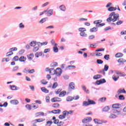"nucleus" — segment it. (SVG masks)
Returning <instances> with one entry per match:
<instances>
[{"instance_id":"13d9d810","label":"nucleus","mask_w":126,"mask_h":126,"mask_svg":"<svg viewBox=\"0 0 126 126\" xmlns=\"http://www.w3.org/2000/svg\"><path fill=\"white\" fill-rule=\"evenodd\" d=\"M39 50L38 47H34L33 49V52H37Z\"/></svg>"},{"instance_id":"b1692460","label":"nucleus","mask_w":126,"mask_h":126,"mask_svg":"<svg viewBox=\"0 0 126 126\" xmlns=\"http://www.w3.org/2000/svg\"><path fill=\"white\" fill-rule=\"evenodd\" d=\"M108 11H115V10H117V8L111 6L108 8Z\"/></svg>"},{"instance_id":"2f4dec72","label":"nucleus","mask_w":126,"mask_h":126,"mask_svg":"<svg viewBox=\"0 0 126 126\" xmlns=\"http://www.w3.org/2000/svg\"><path fill=\"white\" fill-rule=\"evenodd\" d=\"M106 100H107V98L103 97H101L99 99V102H105V101H106Z\"/></svg>"},{"instance_id":"c9c22d12","label":"nucleus","mask_w":126,"mask_h":126,"mask_svg":"<svg viewBox=\"0 0 126 126\" xmlns=\"http://www.w3.org/2000/svg\"><path fill=\"white\" fill-rule=\"evenodd\" d=\"M72 100H73V97L68 96L66 98V101H67V102H69L70 101H72Z\"/></svg>"},{"instance_id":"9b49d317","label":"nucleus","mask_w":126,"mask_h":126,"mask_svg":"<svg viewBox=\"0 0 126 126\" xmlns=\"http://www.w3.org/2000/svg\"><path fill=\"white\" fill-rule=\"evenodd\" d=\"M27 58L29 61H32V60H33V58H34V54L33 53L29 54L27 55Z\"/></svg>"},{"instance_id":"a18cd8bd","label":"nucleus","mask_w":126,"mask_h":126,"mask_svg":"<svg viewBox=\"0 0 126 126\" xmlns=\"http://www.w3.org/2000/svg\"><path fill=\"white\" fill-rule=\"evenodd\" d=\"M13 60L14 61V62H17V61L19 60V57L18 56H15L13 58Z\"/></svg>"},{"instance_id":"c756f323","label":"nucleus","mask_w":126,"mask_h":126,"mask_svg":"<svg viewBox=\"0 0 126 126\" xmlns=\"http://www.w3.org/2000/svg\"><path fill=\"white\" fill-rule=\"evenodd\" d=\"M102 77L101 75H95L94 76V79H99V78H101Z\"/></svg>"},{"instance_id":"338daca9","label":"nucleus","mask_w":126,"mask_h":126,"mask_svg":"<svg viewBox=\"0 0 126 126\" xmlns=\"http://www.w3.org/2000/svg\"><path fill=\"white\" fill-rule=\"evenodd\" d=\"M25 26L23 25V23H21L19 24V28H24Z\"/></svg>"},{"instance_id":"7ed1b4c3","label":"nucleus","mask_w":126,"mask_h":126,"mask_svg":"<svg viewBox=\"0 0 126 126\" xmlns=\"http://www.w3.org/2000/svg\"><path fill=\"white\" fill-rule=\"evenodd\" d=\"M101 22L102 20H99L97 21H94V24H96V27H102V26H104L105 25V23H101Z\"/></svg>"},{"instance_id":"49530a36","label":"nucleus","mask_w":126,"mask_h":126,"mask_svg":"<svg viewBox=\"0 0 126 126\" xmlns=\"http://www.w3.org/2000/svg\"><path fill=\"white\" fill-rule=\"evenodd\" d=\"M44 22H46V18H42V19L39 22V23H44Z\"/></svg>"},{"instance_id":"0e129e2a","label":"nucleus","mask_w":126,"mask_h":126,"mask_svg":"<svg viewBox=\"0 0 126 126\" xmlns=\"http://www.w3.org/2000/svg\"><path fill=\"white\" fill-rule=\"evenodd\" d=\"M123 21L119 20L118 21H117V22L116 23L117 25H121V24H122L123 23Z\"/></svg>"},{"instance_id":"864d4df0","label":"nucleus","mask_w":126,"mask_h":126,"mask_svg":"<svg viewBox=\"0 0 126 126\" xmlns=\"http://www.w3.org/2000/svg\"><path fill=\"white\" fill-rule=\"evenodd\" d=\"M59 118L60 120H63V119H65V117L63 115H60L59 116Z\"/></svg>"},{"instance_id":"0eeeda50","label":"nucleus","mask_w":126,"mask_h":126,"mask_svg":"<svg viewBox=\"0 0 126 126\" xmlns=\"http://www.w3.org/2000/svg\"><path fill=\"white\" fill-rule=\"evenodd\" d=\"M92 121V118L91 117H87L84 118L82 120L83 124H87V123H90Z\"/></svg>"},{"instance_id":"f8f14e48","label":"nucleus","mask_w":126,"mask_h":126,"mask_svg":"<svg viewBox=\"0 0 126 126\" xmlns=\"http://www.w3.org/2000/svg\"><path fill=\"white\" fill-rule=\"evenodd\" d=\"M56 70L54 68H51L49 70V73L51 75H54L55 74Z\"/></svg>"},{"instance_id":"774afa93","label":"nucleus","mask_w":126,"mask_h":126,"mask_svg":"<svg viewBox=\"0 0 126 126\" xmlns=\"http://www.w3.org/2000/svg\"><path fill=\"white\" fill-rule=\"evenodd\" d=\"M32 126H37V125H36V124H37V122L35 120L32 121Z\"/></svg>"},{"instance_id":"052dcab7","label":"nucleus","mask_w":126,"mask_h":126,"mask_svg":"<svg viewBox=\"0 0 126 126\" xmlns=\"http://www.w3.org/2000/svg\"><path fill=\"white\" fill-rule=\"evenodd\" d=\"M108 69H109V66L107 65H105L104 70H105V71H107Z\"/></svg>"},{"instance_id":"cd10ccee","label":"nucleus","mask_w":126,"mask_h":126,"mask_svg":"<svg viewBox=\"0 0 126 126\" xmlns=\"http://www.w3.org/2000/svg\"><path fill=\"white\" fill-rule=\"evenodd\" d=\"M80 36H82V37H86L87 36V34H86V32H82L80 33Z\"/></svg>"},{"instance_id":"ea45409f","label":"nucleus","mask_w":126,"mask_h":126,"mask_svg":"<svg viewBox=\"0 0 126 126\" xmlns=\"http://www.w3.org/2000/svg\"><path fill=\"white\" fill-rule=\"evenodd\" d=\"M10 87L11 90H17V87L14 85H13V86L11 85L10 86Z\"/></svg>"},{"instance_id":"20e7f679","label":"nucleus","mask_w":126,"mask_h":126,"mask_svg":"<svg viewBox=\"0 0 126 126\" xmlns=\"http://www.w3.org/2000/svg\"><path fill=\"white\" fill-rule=\"evenodd\" d=\"M44 12H45V14L47 15V16H51V15H53V13H54V10H44Z\"/></svg>"},{"instance_id":"1a4fd4ad","label":"nucleus","mask_w":126,"mask_h":126,"mask_svg":"<svg viewBox=\"0 0 126 126\" xmlns=\"http://www.w3.org/2000/svg\"><path fill=\"white\" fill-rule=\"evenodd\" d=\"M119 78H120V77L118 76L117 74H114L112 76V79H113L114 81H118V80H119Z\"/></svg>"},{"instance_id":"e2e57ef3","label":"nucleus","mask_w":126,"mask_h":126,"mask_svg":"<svg viewBox=\"0 0 126 126\" xmlns=\"http://www.w3.org/2000/svg\"><path fill=\"white\" fill-rule=\"evenodd\" d=\"M45 100L47 103H50V97L46 96Z\"/></svg>"},{"instance_id":"6e6552de","label":"nucleus","mask_w":126,"mask_h":126,"mask_svg":"<svg viewBox=\"0 0 126 126\" xmlns=\"http://www.w3.org/2000/svg\"><path fill=\"white\" fill-rule=\"evenodd\" d=\"M122 93H126V90H125V89H119L117 91V94L118 95H120V94H122Z\"/></svg>"},{"instance_id":"6ab92c4d","label":"nucleus","mask_w":126,"mask_h":126,"mask_svg":"<svg viewBox=\"0 0 126 126\" xmlns=\"http://www.w3.org/2000/svg\"><path fill=\"white\" fill-rule=\"evenodd\" d=\"M41 90L42 92H44V93H49V90L45 87L41 88Z\"/></svg>"},{"instance_id":"3c124183","label":"nucleus","mask_w":126,"mask_h":126,"mask_svg":"<svg viewBox=\"0 0 126 126\" xmlns=\"http://www.w3.org/2000/svg\"><path fill=\"white\" fill-rule=\"evenodd\" d=\"M63 114L64 117L65 118V116H67V111L65 110L63 111Z\"/></svg>"},{"instance_id":"603ef678","label":"nucleus","mask_w":126,"mask_h":126,"mask_svg":"<svg viewBox=\"0 0 126 126\" xmlns=\"http://www.w3.org/2000/svg\"><path fill=\"white\" fill-rule=\"evenodd\" d=\"M51 43L52 45H54L55 46L58 45V44L57 43H56V42H55V40H54V39H52L51 41Z\"/></svg>"},{"instance_id":"2eb2a0df","label":"nucleus","mask_w":126,"mask_h":126,"mask_svg":"<svg viewBox=\"0 0 126 126\" xmlns=\"http://www.w3.org/2000/svg\"><path fill=\"white\" fill-rule=\"evenodd\" d=\"M66 95V92L65 91H63L61 92L60 94H59V97H63Z\"/></svg>"},{"instance_id":"412c9836","label":"nucleus","mask_w":126,"mask_h":126,"mask_svg":"<svg viewBox=\"0 0 126 126\" xmlns=\"http://www.w3.org/2000/svg\"><path fill=\"white\" fill-rule=\"evenodd\" d=\"M110 110V107L109 106H105L102 108V112H108Z\"/></svg>"},{"instance_id":"a878e982","label":"nucleus","mask_w":126,"mask_h":126,"mask_svg":"<svg viewBox=\"0 0 126 126\" xmlns=\"http://www.w3.org/2000/svg\"><path fill=\"white\" fill-rule=\"evenodd\" d=\"M59 86V84H58V82H55L53 83V85L52 86V89H56L57 87Z\"/></svg>"},{"instance_id":"4d7b16f0","label":"nucleus","mask_w":126,"mask_h":126,"mask_svg":"<svg viewBox=\"0 0 126 126\" xmlns=\"http://www.w3.org/2000/svg\"><path fill=\"white\" fill-rule=\"evenodd\" d=\"M103 51H105V49L100 48V49H98L96 50L95 52H102Z\"/></svg>"},{"instance_id":"4be33fe9","label":"nucleus","mask_w":126,"mask_h":126,"mask_svg":"<svg viewBox=\"0 0 126 126\" xmlns=\"http://www.w3.org/2000/svg\"><path fill=\"white\" fill-rule=\"evenodd\" d=\"M82 88H83V90L86 93L89 94V90H87V88H86V87H85V86H82Z\"/></svg>"},{"instance_id":"69168bd1","label":"nucleus","mask_w":126,"mask_h":126,"mask_svg":"<svg viewBox=\"0 0 126 126\" xmlns=\"http://www.w3.org/2000/svg\"><path fill=\"white\" fill-rule=\"evenodd\" d=\"M79 99V96L76 95L75 96L73 97V100H78Z\"/></svg>"},{"instance_id":"c03bdc74","label":"nucleus","mask_w":126,"mask_h":126,"mask_svg":"<svg viewBox=\"0 0 126 126\" xmlns=\"http://www.w3.org/2000/svg\"><path fill=\"white\" fill-rule=\"evenodd\" d=\"M47 44H48V42L47 41L44 42L43 43H40V42L38 43V45H41V46H44V45H47Z\"/></svg>"},{"instance_id":"4c0bfd02","label":"nucleus","mask_w":126,"mask_h":126,"mask_svg":"<svg viewBox=\"0 0 126 126\" xmlns=\"http://www.w3.org/2000/svg\"><path fill=\"white\" fill-rule=\"evenodd\" d=\"M98 29H97V28L94 27L92 29H90V32H96V31H97Z\"/></svg>"},{"instance_id":"5fc2aeb1","label":"nucleus","mask_w":126,"mask_h":126,"mask_svg":"<svg viewBox=\"0 0 126 126\" xmlns=\"http://www.w3.org/2000/svg\"><path fill=\"white\" fill-rule=\"evenodd\" d=\"M34 72H35V70L34 69L28 70L29 73H34Z\"/></svg>"},{"instance_id":"bf43d9fd","label":"nucleus","mask_w":126,"mask_h":126,"mask_svg":"<svg viewBox=\"0 0 126 126\" xmlns=\"http://www.w3.org/2000/svg\"><path fill=\"white\" fill-rule=\"evenodd\" d=\"M95 38V35H91L89 36V40H92L93 39H94Z\"/></svg>"},{"instance_id":"5701e85b","label":"nucleus","mask_w":126,"mask_h":126,"mask_svg":"<svg viewBox=\"0 0 126 126\" xmlns=\"http://www.w3.org/2000/svg\"><path fill=\"white\" fill-rule=\"evenodd\" d=\"M94 121L95 124H97V125H102V123H101V120H99L97 119H94Z\"/></svg>"},{"instance_id":"423d86ee","label":"nucleus","mask_w":126,"mask_h":126,"mask_svg":"<svg viewBox=\"0 0 126 126\" xmlns=\"http://www.w3.org/2000/svg\"><path fill=\"white\" fill-rule=\"evenodd\" d=\"M51 101L52 103H56V102H62V98L58 97H53Z\"/></svg>"},{"instance_id":"79ce46f5","label":"nucleus","mask_w":126,"mask_h":126,"mask_svg":"<svg viewBox=\"0 0 126 126\" xmlns=\"http://www.w3.org/2000/svg\"><path fill=\"white\" fill-rule=\"evenodd\" d=\"M96 63H98V64H102V63H103V61H102L100 59H98L96 61Z\"/></svg>"},{"instance_id":"ddd939ff","label":"nucleus","mask_w":126,"mask_h":126,"mask_svg":"<svg viewBox=\"0 0 126 126\" xmlns=\"http://www.w3.org/2000/svg\"><path fill=\"white\" fill-rule=\"evenodd\" d=\"M120 106H121L120 103L114 104L112 105V108L114 109H120Z\"/></svg>"},{"instance_id":"9d476101","label":"nucleus","mask_w":126,"mask_h":126,"mask_svg":"<svg viewBox=\"0 0 126 126\" xmlns=\"http://www.w3.org/2000/svg\"><path fill=\"white\" fill-rule=\"evenodd\" d=\"M69 87L72 90H74L75 88V85L74 84V83L71 82L69 84Z\"/></svg>"},{"instance_id":"09e8293b","label":"nucleus","mask_w":126,"mask_h":126,"mask_svg":"<svg viewBox=\"0 0 126 126\" xmlns=\"http://www.w3.org/2000/svg\"><path fill=\"white\" fill-rule=\"evenodd\" d=\"M26 108H27V109H28V110H31L32 109V106H31V105L29 104H28L26 105Z\"/></svg>"},{"instance_id":"f03ea898","label":"nucleus","mask_w":126,"mask_h":126,"mask_svg":"<svg viewBox=\"0 0 126 126\" xmlns=\"http://www.w3.org/2000/svg\"><path fill=\"white\" fill-rule=\"evenodd\" d=\"M95 104H96V102L94 100L88 99V101H85L83 102V106L85 107L86 106H89V105H95Z\"/></svg>"},{"instance_id":"dca6fc26","label":"nucleus","mask_w":126,"mask_h":126,"mask_svg":"<svg viewBox=\"0 0 126 126\" xmlns=\"http://www.w3.org/2000/svg\"><path fill=\"white\" fill-rule=\"evenodd\" d=\"M52 107L53 108H55V109H59V108H60V104L54 103L52 104Z\"/></svg>"},{"instance_id":"37998d69","label":"nucleus","mask_w":126,"mask_h":126,"mask_svg":"<svg viewBox=\"0 0 126 126\" xmlns=\"http://www.w3.org/2000/svg\"><path fill=\"white\" fill-rule=\"evenodd\" d=\"M104 58L105 60H106V61H109V60H110V55H106L104 56Z\"/></svg>"},{"instance_id":"a19ab883","label":"nucleus","mask_w":126,"mask_h":126,"mask_svg":"<svg viewBox=\"0 0 126 126\" xmlns=\"http://www.w3.org/2000/svg\"><path fill=\"white\" fill-rule=\"evenodd\" d=\"M41 83L43 85H46L48 83V81L45 80H42L41 81Z\"/></svg>"},{"instance_id":"bb28decb","label":"nucleus","mask_w":126,"mask_h":126,"mask_svg":"<svg viewBox=\"0 0 126 126\" xmlns=\"http://www.w3.org/2000/svg\"><path fill=\"white\" fill-rule=\"evenodd\" d=\"M42 54L43 53L42 52H37L35 53V56L36 57V58H39V57H41Z\"/></svg>"},{"instance_id":"39448f33","label":"nucleus","mask_w":126,"mask_h":126,"mask_svg":"<svg viewBox=\"0 0 126 126\" xmlns=\"http://www.w3.org/2000/svg\"><path fill=\"white\" fill-rule=\"evenodd\" d=\"M63 72V70L61 68H57L55 70V74L57 76H61V75L62 74Z\"/></svg>"},{"instance_id":"4468645a","label":"nucleus","mask_w":126,"mask_h":126,"mask_svg":"<svg viewBox=\"0 0 126 126\" xmlns=\"http://www.w3.org/2000/svg\"><path fill=\"white\" fill-rule=\"evenodd\" d=\"M10 102L12 104V105H17L19 103L18 100L15 99L11 100Z\"/></svg>"},{"instance_id":"393cba45","label":"nucleus","mask_w":126,"mask_h":126,"mask_svg":"<svg viewBox=\"0 0 126 126\" xmlns=\"http://www.w3.org/2000/svg\"><path fill=\"white\" fill-rule=\"evenodd\" d=\"M52 112L53 113V114H61L60 109L54 110H52Z\"/></svg>"},{"instance_id":"6e6d98bb","label":"nucleus","mask_w":126,"mask_h":126,"mask_svg":"<svg viewBox=\"0 0 126 126\" xmlns=\"http://www.w3.org/2000/svg\"><path fill=\"white\" fill-rule=\"evenodd\" d=\"M50 51H51V49H50V48L46 49L44 50V53L45 54H47V53H49V52H50Z\"/></svg>"},{"instance_id":"e433bc0d","label":"nucleus","mask_w":126,"mask_h":126,"mask_svg":"<svg viewBox=\"0 0 126 126\" xmlns=\"http://www.w3.org/2000/svg\"><path fill=\"white\" fill-rule=\"evenodd\" d=\"M52 124H53V122L51 121H48L46 122V126H52Z\"/></svg>"},{"instance_id":"473e14b6","label":"nucleus","mask_w":126,"mask_h":126,"mask_svg":"<svg viewBox=\"0 0 126 126\" xmlns=\"http://www.w3.org/2000/svg\"><path fill=\"white\" fill-rule=\"evenodd\" d=\"M36 45H37V42L36 41H32L30 43V46L32 47H34Z\"/></svg>"},{"instance_id":"680f3d73","label":"nucleus","mask_w":126,"mask_h":126,"mask_svg":"<svg viewBox=\"0 0 126 126\" xmlns=\"http://www.w3.org/2000/svg\"><path fill=\"white\" fill-rule=\"evenodd\" d=\"M73 112L74 111L73 110L67 111V116H68V115H71V114H73Z\"/></svg>"},{"instance_id":"c85d7f7f","label":"nucleus","mask_w":126,"mask_h":126,"mask_svg":"<svg viewBox=\"0 0 126 126\" xmlns=\"http://www.w3.org/2000/svg\"><path fill=\"white\" fill-rule=\"evenodd\" d=\"M61 92H62V89H59L58 90H56L55 92V94H56V95H59V94H61Z\"/></svg>"},{"instance_id":"a211bd4d","label":"nucleus","mask_w":126,"mask_h":126,"mask_svg":"<svg viewBox=\"0 0 126 126\" xmlns=\"http://www.w3.org/2000/svg\"><path fill=\"white\" fill-rule=\"evenodd\" d=\"M118 62L120 63H126V60L124 59L123 58H120L118 60Z\"/></svg>"},{"instance_id":"de8ad7c7","label":"nucleus","mask_w":126,"mask_h":126,"mask_svg":"<svg viewBox=\"0 0 126 126\" xmlns=\"http://www.w3.org/2000/svg\"><path fill=\"white\" fill-rule=\"evenodd\" d=\"M63 124H64L63 122L60 121L58 122V124H57V126H63Z\"/></svg>"},{"instance_id":"7c9ffc66","label":"nucleus","mask_w":126,"mask_h":126,"mask_svg":"<svg viewBox=\"0 0 126 126\" xmlns=\"http://www.w3.org/2000/svg\"><path fill=\"white\" fill-rule=\"evenodd\" d=\"M60 9L61 10H62V11H65L66 8L64 5H62L60 6Z\"/></svg>"},{"instance_id":"f257e3e1","label":"nucleus","mask_w":126,"mask_h":126,"mask_svg":"<svg viewBox=\"0 0 126 126\" xmlns=\"http://www.w3.org/2000/svg\"><path fill=\"white\" fill-rule=\"evenodd\" d=\"M109 16L110 17L106 19V21L107 22H111V21L115 22L117 20H119V14H116L115 12H113L110 13Z\"/></svg>"},{"instance_id":"aec40b11","label":"nucleus","mask_w":126,"mask_h":126,"mask_svg":"<svg viewBox=\"0 0 126 126\" xmlns=\"http://www.w3.org/2000/svg\"><path fill=\"white\" fill-rule=\"evenodd\" d=\"M45 120V119L39 118V119H35L34 120V121H36V123H42L44 122Z\"/></svg>"},{"instance_id":"72a5a7b5","label":"nucleus","mask_w":126,"mask_h":126,"mask_svg":"<svg viewBox=\"0 0 126 126\" xmlns=\"http://www.w3.org/2000/svg\"><path fill=\"white\" fill-rule=\"evenodd\" d=\"M123 55L122 53H117L115 55L116 58H122L123 57Z\"/></svg>"},{"instance_id":"f704fd0d","label":"nucleus","mask_w":126,"mask_h":126,"mask_svg":"<svg viewBox=\"0 0 126 126\" xmlns=\"http://www.w3.org/2000/svg\"><path fill=\"white\" fill-rule=\"evenodd\" d=\"M53 52H54V53H58V52H59V48L58 47L54 46L53 47Z\"/></svg>"},{"instance_id":"8fccbe9b","label":"nucleus","mask_w":126,"mask_h":126,"mask_svg":"<svg viewBox=\"0 0 126 126\" xmlns=\"http://www.w3.org/2000/svg\"><path fill=\"white\" fill-rule=\"evenodd\" d=\"M119 100H125V96L123 95H120L119 96Z\"/></svg>"},{"instance_id":"f3484780","label":"nucleus","mask_w":126,"mask_h":126,"mask_svg":"<svg viewBox=\"0 0 126 126\" xmlns=\"http://www.w3.org/2000/svg\"><path fill=\"white\" fill-rule=\"evenodd\" d=\"M19 61L21 62L24 63L26 61V57H25L24 56H21V57H20Z\"/></svg>"},{"instance_id":"58836bf2","label":"nucleus","mask_w":126,"mask_h":126,"mask_svg":"<svg viewBox=\"0 0 126 126\" xmlns=\"http://www.w3.org/2000/svg\"><path fill=\"white\" fill-rule=\"evenodd\" d=\"M79 32H83L86 31V29L84 28H79Z\"/></svg>"}]
</instances>
